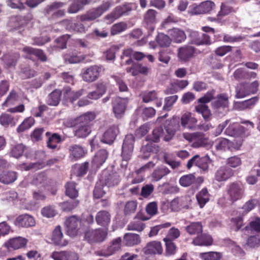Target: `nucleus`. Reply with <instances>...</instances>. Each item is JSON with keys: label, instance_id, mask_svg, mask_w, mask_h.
<instances>
[{"label": "nucleus", "instance_id": "c03bdc74", "mask_svg": "<svg viewBox=\"0 0 260 260\" xmlns=\"http://www.w3.org/2000/svg\"><path fill=\"white\" fill-rule=\"evenodd\" d=\"M186 230L189 235H198L202 233L203 226L200 222H192L186 227Z\"/></svg>", "mask_w": 260, "mask_h": 260}, {"label": "nucleus", "instance_id": "603ef678", "mask_svg": "<svg viewBox=\"0 0 260 260\" xmlns=\"http://www.w3.org/2000/svg\"><path fill=\"white\" fill-rule=\"evenodd\" d=\"M106 191V187L104 186L102 180H100L95 185L93 191V196L95 198L99 199L103 197Z\"/></svg>", "mask_w": 260, "mask_h": 260}, {"label": "nucleus", "instance_id": "37998d69", "mask_svg": "<svg viewBox=\"0 0 260 260\" xmlns=\"http://www.w3.org/2000/svg\"><path fill=\"white\" fill-rule=\"evenodd\" d=\"M121 239L120 237L113 239L106 248L109 254L112 255L121 249Z\"/></svg>", "mask_w": 260, "mask_h": 260}, {"label": "nucleus", "instance_id": "2eb2a0df", "mask_svg": "<svg viewBox=\"0 0 260 260\" xmlns=\"http://www.w3.org/2000/svg\"><path fill=\"white\" fill-rule=\"evenodd\" d=\"M143 251L145 254H161L163 252L161 244L157 241H152L147 244Z\"/></svg>", "mask_w": 260, "mask_h": 260}, {"label": "nucleus", "instance_id": "9b49d317", "mask_svg": "<svg viewBox=\"0 0 260 260\" xmlns=\"http://www.w3.org/2000/svg\"><path fill=\"white\" fill-rule=\"evenodd\" d=\"M189 37L191 43L197 45H209L211 43L209 35L205 34H200L196 31H190Z\"/></svg>", "mask_w": 260, "mask_h": 260}, {"label": "nucleus", "instance_id": "ddd939ff", "mask_svg": "<svg viewBox=\"0 0 260 260\" xmlns=\"http://www.w3.org/2000/svg\"><path fill=\"white\" fill-rule=\"evenodd\" d=\"M15 224L18 226L28 228L34 226L36 224V220L31 215L24 214L18 216L16 218Z\"/></svg>", "mask_w": 260, "mask_h": 260}, {"label": "nucleus", "instance_id": "cd10ccee", "mask_svg": "<svg viewBox=\"0 0 260 260\" xmlns=\"http://www.w3.org/2000/svg\"><path fill=\"white\" fill-rule=\"evenodd\" d=\"M229 104V97L225 93H222L218 95L212 102V106L214 108L228 107Z\"/></svg>", "mask_w": 260, "mask_h": 260}, {"label": "nucleus", "instance_id": "2f4dec72", "mask_svg": "<svg viewBox=\"0 0 260 260\" xmlns=\"http://www.w3.org/2000/svg\"><path fill=\"white\" fill-rule=\"evenodd\" d=\"M106 87L103 83H99L96 85L95 90L90 92L87 94V98L90 100H96L103 96L106 92Z\"/></svg>", "mask_w": 260, "mask_h": 260}, {"label": "nucleus", "instance_id": "0eeeda50", "mask_svg": "<svg viewBox=\"0 0 260 260\" xmlns=\"http://www.w3.org/2000/svg\"><path fill=\"white\" fill-rule=\"evenodd\" d=\"M112 5L113 4L110 2H106L98 8L92 9L87 12L86 14L81 16L80 19L82 21L93 20L101 16L102 14L105 11L108 10Z\"/></svg>", "mask_w": 260, "mask_h": 260}, {"label": "nucleus", "instance_id": "4d7b16f0", "mask_svg": "<svg viewBox=\"0 0 260 260\" xmlns=\"http://www.w3.org/2000/svg\"><path fill=\"white\" fill-rule=\"evenodd\" d=\"M157 43L161 47H168L171 43V39L164 34L160 33L156 37Z\"/></svg>", "mask_w": 260, "mask_h": 260}, {"label": "nucleus", "instance_id": "bf43d9fd", "mask_svg": "<svg viewBox=\"0 0 260 260\" xmlns=\"http://www.w3.org/2000/svg\"><path fill=\"white\" fill-rule=\"evenodd\" d=\"M172 224L171 222H165L164 223H162L154 226H153L151 228L150 232L148 234L149 237H153L156 236L159 231L162 229L165 228H168L171 226Z\"/></svg>", "mask_w": 260, "mask_h": 260}, {"label": "nucleus", "instance_id": "864d4df0", "mask_svg": "<svg viewBox=\"0 0 260 260\" xmlns=\"http://www.w3.org/2000/svg\"><path fill=\"white\" fill-rule=\"evenodd\" d=\"M18 100V96L16 92L12 90L10 92L5 102L2 104V106L8 107L13 105Z\"/></svg>", "mask_w": 260, "mask_h": 260}, {"label": "nucleus", "instance_id": "338daca9", "mask_svg": "<svg viewBox=\"0 0 260 260\" xmlns=\"http://www.w3.org/2000/svg\"><path fill=\"white\" fill-rule=\"evenodd\" d=\"M178 98V95H174L166 97L165 99V105L163 107V109L166 111L171 110L173 105L176 103Z\"/></svg>", "mask_w": 260, "mask_h": 260}, {"label": "nucleus", "instance_id": "0e129e2a", "mask_svg": "<svg viewBox=\"0 0 260 260\" xmlns=\"http://www.w3.org/2000/svg\"><path fill=\"white\" fill-rule=\"evenodd\" d=\"M137 207V203L135 201H130L126 203L124 208V213L125 215L134 213Z\"/></svg>", "mask_w": 260, "mask_h": 260}, {"label": "nucleus", "instance_id": "052dcab7", "mask_svg": "<svg viewBox=\"0 0 260 260\" xmlns=\"http://www.w3.org/2000/svg\"><path fill=\"white\" fill-rule=\"evenodd\" d=\"M66 194L71 198L78 196V191L76 189L75 183L73 182H68L66 185Z\"/></svg>", "mask_w": 260, "mask_h": 260}, {"label": "nucleus", "instance_id": "473e14b6", "mask_svg": "<svg viewBox=\"0 0 260 260\" xmlns=\"http://www.w3.org/2000/svg\"><path fill=\"white\" fill-rule=\"evenodd\" d=\"M145 227V225L142 222V219L139 217L138 215H137L127 225V229L129 231L142 232Z\"/></svg>", "mask_w": 260, "mask_h": 260}, {"label": "nucleus", "instance_id": "aec40b11", "mask_svg": "<svg viewBox=\"0 0 260 260\" xmlns=\"http://www.w3.org/2000/svg\"><path fill=\"white\" fill-rule=\"evenodd\" d=\"M241 145V142H240L238 145L234 146L233 142L227 139L223 138H218L215 141V148L217 150L220 151H225L232 149V148L238 149Z\"/></svg>", "mask_w": 260, "mask_h": 260}, {"label": "nucleus", "instance_id": "4be33fe9", "mask_svg": "<svg viewBox=\"0 0 260 260\" xmlns=\"http://www.w3.org/2000/svg\"><path fill=\"white\" fill-rule=\"evenodd\" d=\"M197 120L192 116L191 113L189 112H185L182 114L181 117V125L190 129H192L196 126Z\"/></svg>", "mask_w": 260, "mask_h": 260}, {"label": "nucleus", "instance_id": "9d476101", "mask_svg": "<svg viewBox=\"0 0 260 260\" xmlns=\"http://www.w3.org/2000/svg\"><path fill=\"white\" fill-rule=\"evenodd\" d=\"M191 204V199L189 196H185L174 199L171 202V209L178 211L182 209H187Z\"/></svg>", "mask_w": 260, "mask_h": 260}, {"label": "nucleus", "instance_id": "f257e3e1", "mask_svg": "<svg viewBox=\"0 0 260 260\" xmlns=\"http://www.w3.org/2000/svg\"><path fill=\"white\" fill-rule=\"evenodd\" d=\"M226 192L227 199L222 197L218 200V203L221 206H226L242 199L244 196V189L241 184L232 183L227 186Z\"/></svg>", "mask_w": 260, "mask_h": 260}, {"label": "nucleus", "instance_id": "f8f14e48", "mask_svg": "<svg viewBox=\"0 0 260 260\" xmlns=\"http://www.w3.org/2000/svg\"><path fill=\"white\" fill-rule=\"evenodd\" d=\"M51 240L53 244L60 247H64L69 243L68 240L63 238L61 228L59 225L56 226L53 230Z\"/></svg>", "mask_w": 260, "mask_h": 260}, {"label": "nucleus", "instance_id": "3c124183", "mask_svg": "<svg viewBox=\"0 0 260 260\" xmlns=\"http://www.w3.org/2000/svg\"><path fill=\"white\" fill-rule=\"evenodd\" d=\"M249 94L247 84H240L236 87L235 96L237 99L243 98Z\"/></svg>", "mask_w": 260, "mask_h": 260}, {"label": "nucleus", "instance_id": "b1692460", "mask_svg": "<svg viewBox=\"0 0 260 260\" xmlns=\"http://www.w3.org/2000/svg\"><path fill=\"white\" fill-rule=\"evenodd\" d=\"M50 183V181L48 180L44 173H41L35 175L32 180V184L45 189L47 188Z\"/></svg>", "mask_w": 260, "mask_h": 260}, {"label": "nucleus", "instance_id": "f3484780", "mask_svg": "<svg viewBox=\"0 0 260 260\" xmlns=\"http://www.w3.org/2000/svg\"><path fill=\"white\" fill-rule=\"evenodd\" d=\"M234 174V171L227 166L220 167L215 172V179L218 181H225L230 178Z\"/></svg>", "mask_w": 260, "mask_h": 260}, {"label": "nucleus", "instance_id": "5fc2aeb1", "mask_svg": "<svg viewBox=\"0 0 260 260\" xmlns=\"http://www.w3.org/2000/svg\"><path fill=\"white\" fill-rule=\"evenodd\" d=\"M35 123V120L32 117H29L26 118L22 123L18 127L17 132H22L30 128Z\"/></svg>", "mask_w": 260, "mask_h": 260}, {"label": "nucleus", "instance_id": "de8ad7c7", "mask_svg": "<svg viewBox=\"0 0 260 260\" xmlns=\"http://www.w3.org/2000/svg\"><path fill=\"white\" fill-rule=\"evenodd\" d=\"M91 132L90 126L77 125V128L74 131V135L78 138H85Z\"/></svg>", "mask_w": 260, "mask_h": 260}, {"label": "nucleus", "instance_id": "774afa93", "mask_svg": "<svg viewBox=\"0 0 260 260\" xmlns=\"http://www.w3.org/2000/svg\"><path fill=\"white\" fill-rule=\"evenodd\" d=\"M157 99V93L155 91L146 92L142 94V99L144 103H149L154 101Z\"/></svg>", "mask_w": 260, "mask_h": 260}, {"label": "nucleus", "instance_id": "7c9ffc66", "mask_svg": "<svg viewBox=\"0 0 260 260\" xmlns=\"http://www.w3.org/2000/svg\"><path fill=\"white\" fill-rule=\"evenodd\" d=\"M213 239L211 236L204 234L197 236L192 241V244L196 246H210L212 244Z\"/></svg>", "mask_w": 260, "mask_h": 260}, {"label": "nucleus", "instance_id": "13d9d810", "mask_svg": "<svg viewBox=\"0 0 260 260\" xmlns=\"http://www.w3.org/2000/svg\"><path fill=\"white\" fill-rule=\"evenodd\" d=\"M127 28V25L124 22H120L114 24L111 28V32L113 35L119 34Z\"/></svg>", "mask_w": 260, "mask_h": 260}, {"label": "nucleus", "instance_id": "f03ea898", "mask_svg": "<svg viewBox=\"0 0 260 260\" xmlns=\"http://www.w3.org/2000/svg\"><path fill=\"white\" fill-rule=\"evenodd\" d=\"M135 138L132 134L127 135L124 140L122 147V162L121 166L125 168L127 165V161L132 155Z\"/></svg>", "mask_w": 260, "mask_h": 260}, {"label": "nucleus", "instance_id": "e433bc0d", "mask_svg": "<svg viewBox=\"0 0 260 260\" xmlns=\"http://www.w3.org/2000/svg\"><path fill=\"white\" fill-rule=\"evenodd\" d=\"M169 33L174 41L177 43L184 41L186 38L184 31L179 28H174L170 30Z\"/></svg>", "mask_w": 260, "mask_h": 260}, {"label": "nucleus", "instance_id": "c85d7f7f", "mask_svg": "<svg viewBox=\"0 0 260 260\" xmlns=\"http://www.w3.org/2000/svg\"><path fill=\"white\" fill-rule=\"evenodd\" d=\"M156 12L155 10L150 9L145 15V21L147 24V27L151 31H153L155 28L154 23L156 22Z\"/></svg>", "mask_w": 260, "mask_h": 260}, {"label": "nucleus", "instance_id": "a19ab883", "mask_svg": "<svg viewBox=\"0 0 260 260\" xmlns=\"http://www.w3.org/2000/svg\"><path fill=\"white\" fill-rule=\"evenodd\" d=\"M196 199L200 208H203L209 201V194L206 188L202 189L196 194Z\"/></svg>", "mask_w": 260, "mask_h": 260}, {"label": "nucleus", "instance_id": "423d86ee", "mask_svg": "<svg viewBox=\"0 0 260 260\" xmlns=\"http://www.w3.org/2000/svg\"><path fill=\"white\" fill-rule=\"evenodd\" d=\"M104 69L101 66H91L83 70L82 79L87 82H92L96 80Z\"/></svg>", "mask_w": 260, "mask_h": 260}, {"label": "nucleus", "instance_id": "7ed1b4c3", "mask_svg": "<svg viewBox=\"0 0 260 260\" xmlns=\"http://www.w3.org/2000/svg\"><path fill=\"white\" fill-rule=\"evenodd\" d=\"M133 8V5L132 4L118 6L110 14L105 17V20L107 23L111 24L121 16L128 15Z\"/></svg>", "mask_w": 260, "mask_h": 260}, {"label": "nucleus", "instance_id": "bb28decb", "mask_svg": "<svg viewBox=\"0 0 260 260\" xmlns=\"http://www.w3.org/2000/svg\"><path fill=\"white\" fill-rule=\"evenodd\" d=\"M108 152L106 150L102 149L99 151L94 155L92 164L93 167L99 168L102 166L108 157Z\"/></svg>", "mask_w": 260, "mask_h": 260}, {"label": "nucleus", "instance_id": "a18cd8bd", "mask_svg": "<svg viewBox=\"0 0 260 260\" xmlns=\"http://www.w3.org/2000/svg\"><path fill=\"white\" fill-rule=\"evenodd\" d=\"M221 257V253L215 251L202 252L199 254V257L202 260H220Z\"/></svg>", "mask_w": 260, "mask_h": 260}, {"label": "nucleus", "instance_id": "6ab92c4d", "mask_svg": "<svg viewBox=\"0 0 260 260\" xmlns=\"http://www.w3.org/2000/svg\"><path fill=\"white\" fill-rule=\"evenodd\" d=\"M27 243V239L21 237H18L8 240L5 243L4 246L8 249L17 250L24 247Z\"/></svg>", "mask_w": 260, "mask_h": 260}, {"label": "nucleus", "instance_id": "5701e85b", "mask_svg": "<svg viewBox=\"0 0 260 260\" xmlns=\"http://www.w3.org/2000/svg\"><path fill=\"white\" fill-rule=\"evenodd\" d=\"M95 118L94 112H88L85 113L75 119L76 125L90 126V123Z\"/></svg>", "mask_w": 260, "mask_h": 260}, {"label": "nucleus", "instance_id": "e2e57ef3", "mask_svg": "<svg viewBox=\"0 0 260 260\" xmlns=\"http://www.w3.org/2000/svg\"><path fill=\"white\" fill-rule=\"evenodd\" d=\"M119 181V176L116 173H113L105 179V184L108 187H112L118 184Z\"/></svg>", "mask_w": 260, "mask_h": 260}, {"label": "nucleus", "instance_id": "79ce46f5", "mask_svg": "<svg viewBox=\"0 0 260 260\" xmlns=\"http://www.w3.org/2000/svg\"><path fill=\"white\" fill-rule=\"evenodd\" d=\"M61 92L60 90L55 89L48 96L47 102L50 106H57L60 100Z\"/></svg>", "mask_w": 260, "mask_h": 260}, {"label": "nucleus", "instance_id": "c9c22d12", "mask_svg": "<svg viewBox=\"0 0 260 260\" xmlns=\"http://www.w3.org/2000/svg\"><path fill=\"white\" fill-rule=\"evenodd\" d=\"M188 82L187 80H180L172 83L170 87L165 91L166 94H173L179 89H181L187 86Z\"/></svg>", "mask_w": 260, "mask_h": 260}, {"label": "nucleus", "instance_id": "8fccbe9b", "mask_svg": "<svg viewBox=\"0 0 260 260\" xmlns=\"http://www.w3.org/2000/svg\"><path fill=\"white\" fill-rule=\"evenodd\" d=\"M196 111L202 114L203 118L206 120H209L211 116V112L208 107L205 105L203 104H199L196 106Z\"/></svg>", "mask_w": 260, "mask_h": 260}, {"label": "nucleus", "instance_id": "58836bf2", "mask_svg": "<svg viewBox=\"0 0 260 260\" xmlns=\"http://www.w3.org/2000/svg\"><path fill=\"white\" fill-rule=\"evenodd\" d=\"M124 242L128 246L138 244L141 242L139 236L136 234L126 233L123 237Z\"/></svg>", "mask_w": 260, "mask_h": 260}, {"label": "nucleus", "instance_id": "ea45409f", "mask_svg": "<svg viewBox=\"0 0 260 260\" xmlns=\"http://www.w3.org/2000/svg\"><path fill=\"white\" fill-rule=\"evenodd\" d=\"M17 176L15 172L9 171L3 173L0 176V181L6 184H9L14 182Z\"/></svg>", "mask_w": 260, "mask_h": 260}, {"label": "nucleus", "instance_id": "69168bd1", "mask_svg": "<svg viewBox=\"0 0 260 260\" xmlns=\"http://www.w3.org/2000/svg\"><path fill=\"white\" fill-rule=\"evenodd\" d=\"M41 213L43 216L47 218H51L56 215L57 211L54 206H47L42 209Z\"/></svg>", "mask_w": 260, "mask_h": 260}, {"label": "nucleus", "instance_id": "f704fd0d", "mask_svg": "<svg viewBox=\"0 0 260 260\" xmlns=\"http://www.w3.org/2000/svg\"><path fill=\"white\" fill-rule=\"evenodd\" d=\"M242 127L238 123H231L225 129V133L229 136L238 137L242 133Z\"/></svg>", "mask_w": 260, "mask_h": 260}, {"label": "nucleus", "instance_id": "4468645a", "mask_svg": "<svg viewBox=\"0 0 260 260\" xmlns=\"http://www.w3.org/2000/svg\"><path fill=\"white\" fill-rule=\"evenodd\" d=\"M127 103V99H122L119 97L114 98L113 101V109L117 117H120L124 113Z\"/></svg>", "mask_w": 260, "mask_h": 260}, {"label": "nucleus", "instance_id": "412c9836", "mask_svg": "<svg viewBox=\"0 0 260 260\" xmlns=\"http://www.w3.org/2000/svg\"><path fill=\"white\" fill-rule=\"evenodd\" d=\"M194 53V48L193 47L185 45L178 49V57L180 60L186 61L193 56Z\"/></svg>", "mask_w": 260, "mask_h": 260}, {"label": "nucleus", "instance_id": "dca6fc26", "mask_svg": "<svg viewBox=\"0 0 260 260\" xmlns=\"http://www.w3.org/2000/svg\"><path fill=\"white\" fill-rule=\"evenodd\" d=\"M69 157L72 161H76L83 157L85 153V150L80 145L73 144L68 148Z\"/></svg>", "mask_w": 260, "mask_h": 260}, {"label": "nucleus", "instance_id": "72a5a7b5", "mask_svg": "<svg viewBox=\"0 0 260 260\" xmlns=\"http://www.w3.org/2000/svg\"><path fill=\"white\" fill-rule=\"evenodd\" d=\"M50 132H47L46 135L48 137L47 141V147L51 149H55L58 148V144L61 141V137L57 134H53L51 136Z\"/></svg>", "mask_w": 260, "mask_h": 260}, {"label": "nucleus", "instance_id": "4c0bfd02", "mask_svg": "<svg viewBox=\"0 0 260 260\" xmlns=\"http://www.w3.org/2000/svg\"><path fill=\"white\" fill-rule=\"evenodd\" d=\"M0 123L5 127L9 125L14 126L16 124V121L14 117L9 114L4 113L0 115Z\"/></svg>", "mask_w": 260, "mask_h": 260}, {"label": "nucleus", "instance_id": "39448f33", "mask_svg": "<svg viewBox=\"0 0 260 260\" xmlns=\"http://www.w3.org/2000/svg\"><path fill=\"white\" fill-rule=\"evenodd\" d=\"M125 64L131 65V67L126 68L127 73H131L133 76L139 74L147 75L150 71V69L146 66L134 62L132 58L125 60Z\"/></svg>", "mask_w": 260, "mask_h": 260}, {"label": "nucleus", "instance_id": "6e6d98bb", "mask_svg": "<svg viewBox=\"0 0 260 260\" xmlns=\"http://www.w3.org/2000/svg\"><path fill=\"white\" fill-rule=\"evenodd\" d=\"M79 202L77 200H70L60 204V206L64 211H70L78 206Z\"/></svg>", "mask_w": 260, "mask_h": 260}, {"label": "nucleus", "instance_id": "c756f323", "mask_svg": "<svg viewBox=\"0 0 260 260\" xmlns=\"http://www.w3.org/2000/svg\"><path fill=\"white\" fill-rule=\"evenodd\" d=\"M209 144L208 139L202 133H194L192 143L193 147L198 148L205 146Z\"/></svg>", "mask_w": 260, "mask_h": 260}, {"label": "nucleus", "instance_id": "09e8293b", "mask_svg": "<svg viewBox=\"0 0 260 260\" xmlns=\"http://www.w3.org/2000/svg\"><path fill=\"white\" fill-rule=\"evenodd\" d=\"M170 171L168 168L166 167H160L156 169L152 174L153 179L157 181L161 179L163 177L169 174Z\"/></svg>", "mask_w": 260, "mask_h": 260}, {"label": "nucleus", "instance_id": "20e7f679", "mask_svg": "<svg viewBox=\"0 0 260 260\" xmlns=\"http://www.w3.org/2000/svg\"><path fill=\"white\" fill-rule=\"evenodd\" d=\"M108 230L97 229L95 230H89L85 233V239L88 242L101 243L106 240L107 237Z\"/></svg>", "mask_w": 260, "mask_h": 260}, {"label": "nucleus", "instance_id": "a211bd4d", "mask_svg": "<svg viewBox=\"0 0 260 260\" xmlns=\"http://www.w3.org/2000/svg\"><path fill=\"white\" fill-rule=\"evenodd\" d=\"M119 131L117 125H113L108 128L104 133L102 141L105 143L111 144L115 140Z\"/></svg>", "mask_w": 260, "mask_h": 260}, {"label": "nucleus", "instance_id": "49530a36", "mask_svg": "<svg viewBox=\"0 0 260 260\" xmlns=\"http://www.w3.org/2000/svg\"><path fill=\"white\" fill-rule=\"evenodd\" d=\"M91 0H75L69 8L71 13H76L82 9L84 5L90 3Z\"/></svg>", "mask_w": 260, "mask_h": 260}, {"label": "nucleus", "instance_id": "6e6552de", "mask_svg": "<svg viewBox=\"0 0 260 260\" xmlns=\"http://www.w3.org/2000/svg\"><path fill=\"white\" fill-rule=\"evenodd\" d=\"M81 223V219L76 215L68 217L65 222L68 235L70 237L76 236L80 228Z\"/></svg>", "mask_w": 260, "mask_h": 260}, {"label": "nucleus", "instance_id": "680f3d73", "mask_svg": "<svg viewBox=\"0 0 260 260\" xmlns=\"http://www.w3.org/2000/svg\"><path fill=\"white\" fill-rule=\"evenodd\" d=\"M195 181V176L193 174H190L181 177L179 180L181 185L187 187L192 184Z\"/></svg>", "mask_w": 260, "mask_h": 260}, {"label": "nucleus", "instance_id": "1a4fd4ad", "mask_svg": "<svg viewBox=\"0 0 260 260\" xmlns=\"http://www.w3.org/2000/svg\"><path fill=\"white\" fill-rule=\"evenodd\" d=\"M63 101L67 105L69 103L73 104L79 97L83 94L84 90L78 91L72 90L69 87H64L63 90Z\"/></svg>", "mask_w": 260, "mask_h": 260}, {"label": "nucleus", "instance_id": "393cba45", "mask_svg": "<svg viewBox=\"0 0 260 260\" xmlns=\"http://www.w3.org/2000/svg\"><path fill=\"white\" fill-rule=\"evenodd\" d=\"M95 221L98 225L106 227L111 221V215L107 211H100L96 215Z\"/></svg>", "mask_w": 260, "mask_h": 260}, {"label": "nucleus", "instance_id": "a878e982", "mask_svg": "<svg viewBox=\"0 0 260 260\" xmlns=\"http://www.w3.org/2000/svg\"><path fill=\"white\" fill-rule=\"evenodd\" d=\"M215 7L213 2L207 1L200 4L194 8L193 12L196 14H204L210 12Z\"/></svg>", "mask_w": 260, "mask_h": 260}]
</instances>
